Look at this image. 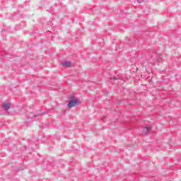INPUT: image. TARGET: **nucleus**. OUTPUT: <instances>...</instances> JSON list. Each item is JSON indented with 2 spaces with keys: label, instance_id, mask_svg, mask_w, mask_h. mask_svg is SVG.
Returning a JSON list of instances; mask_svg holds the SVG:
<instances>
[{
  "label": "nucleus",
  "instance_id": "nucleus-3",
  "mask_svg": "<svg viewBox=\"0 0 181 181\" xmlns=\"http://www.w3.org/2000/svg\"><path fill=\"white\" fill-rule=\"evenodd\" d=\"M4 110H9L11 108V103H4L2 105Z\"/></svg>",
  "mask_w": 181,
  "mask_h": 181
},
{
  "label": "nucleus",
  "instance_id": "nucleus-5",
  "mask_svg": "<svg viewBox=\"0 0 181 181\" xmlns=\"http://www.w3.org/2000/svg\"><path fill=\"white\" fill-rule=\"evenodd\" d=\"M139 4H141V2H144V0H138Z\"/></svg>",
  "mask_w": 181,
  "mask_h": 181
},
{
  "label": "nucleus",
  "instance_id": "nucleus-1",
  "mask_svg": "<svg viewBox=\"0 0 181 181\" xmlns=\"http://www.w3.org/2000/svg\"><path fill=\"white\" fill-rule=\"evenodd\" d=\"M78 104H80V100H77L76 98H71L68 107L69 108H71L76 107V105H78Z\"/></svg>",
  "mask_w": 181,
  "mask_h": 181
},
{
  "label": "nucleus",
  "instance_id": "nucleus-2",
  "mask_svg": "<svg viewBox=\"0 0 181 181\" xmlns=\"http://www.w3.org/2000/svg\"><path fill=\"white\" fill-rule=\"evenodd\" d=\"M62 64L64 67H71V62H70L64 61Z\"/></svg>",
  "mask_w": 181,
  "mask_h": 181
},
{
  "label": "nucleus",
  "instance_id": "nucleus-4",
  "mask_svg": "<svg viewBox=\"0 0 181 181\" xmlns=\"http://www.w3.org/2000/svg\"><path fill=\"white\" fill-rule=\"evenodd\" d=\"M144 129H145L147 132H149V131H151V127H146L144 128Z\"/></svg>",
  "mask_w": 181,
  "mask_h": 181
}]
</instances>
